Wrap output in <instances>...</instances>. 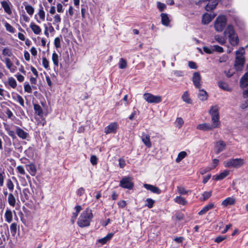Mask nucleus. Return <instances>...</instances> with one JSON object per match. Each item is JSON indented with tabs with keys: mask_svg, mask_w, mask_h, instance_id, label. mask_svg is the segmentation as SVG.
<instances>
[{
	"mask_svg": "<svg viewBox=\"0 0 248 248\" xmlns=\"http://www.w3.org/2000/svg\"><path fill=\"white\" fill-rule=\"evenodd\" d=\"M203 50L207 54H211L213 52V48H210L207 46H204L203 47Z\"/></svg>",
	"mask_w": 248,
	"mask_h": 248,
	"instance_id": "69168bd1",
	"label": "nucleus"
},
{
	"mask_svg": "<svg viewBox=\"0 0 248 248\" xmlns=\"http://www.w3.org/2000/svg\"><path fill=\"white\" fill-rule=\"evenodd\" d=\"M54 45L56 48H59L61 46V40L59 37L55 38L54 40Z\"/></svg>",
	"mask_w": 248,
	"mask_h": 248,
	"instance_id": "680f3d73",
	"label": "nucleus"
},
{
	"mask_svg": "<svg viewBox=\"0 0 248 248\" xmlns=\"http://www.w3.org/2000/svg\"><path fill=\"white\" fill-rule=\"evenodd\" d=\"M174 201L176 203L182 205H186L187 203L186 199L181 196H176Z\"/></svg>",
	"mask_w": 248,
	"mask_h": 248,
	"instance_id": "72a5a7b5",
	"label": "nucleus"
},
{
	"mask_svg": "<svg viewBox=\"0 0 248 248\" xmlns=\"http://www.w3.org/2000/svg\"><path fill=\"white\" fill-rule=\"evenodd\" d=\"M81 207L80 205H77L75 207L76 212L73 213V215L72 217V221L73 222H74L75 220L76 219L79 212L81 211Z\"/></svg>",
	"mask_w": 248,
	"mask_h": 248,
	"instance_id": "58836bf2",
	"label": "nucleus"
},
{
	"mask_svg": "<svg viewBox=\"0 0 248 248\" xmlns=\"http://www.w3.org/2000/svg\"><path fill=\"white\" fill-rule=\"evenodd\" d=\"M127 67V62L125 60L121 58L119 62V67L120 69H124Z\"/></svg>",
	"mask_w": 248,
	"mask_h": 248,
	"instance_id": "c03bdc74",
	"label": "nucleus"
},
{
	"mask_svg": "<svg viewBox=\"0 0 248 248\" xmlns=\"http://www.w3.org/2000/svg\"><path fill=\"white\" fill-rule=\"evenodd\" d=\"M248 85V73H246L241 78L240 86L242 88L246 87Z\"/></svg>",
	"mask_w": 248,
	"mask_h": 248,
	"instance_id": "aec40b11",
	"label": "nucleus"
},
{
	"mask_svg": "<svg viewBox=\"0 0 248 248\" xmlns=\"http://www.w3.org/2000/svg\"><path fill=\"white\" fill-rule=\"evenodd\" d=\"M235 33L234 28L232 25L228 26L224 32V35H228V37L232 36Z\"/></svg>",
	"mask_w": 248,
	"mask_h": 248,
	"instance_id": "393cba45",
	"label": "nucleus"
},
{
	"mask_svg": "<svg viewBox=\"0 0 248 248\" xmlns=\"http://www.w3.org/2000/svg\"><path fill=\"white\" fill-rule=\"evenodd\" d=\"M209 113L211 118V125L213 129L218 128L221 125V122L219 120V108L217 106H212L209 110Z\"/></svg>",
	"mask_w": 248,
	"mask_h": 248,
	"instance_id": "f03ea898",
	"label": "nucleus"
},
{
	"mask_svg": "<svg viewBox=\"0 0 248 248\" xmlns=\"http://www.w3.org/2000/svg\"><path fill=\"white\" fill-rule=\"evenodd\" d=\"M16 169L19 173L21 174L24 175L25 173V170L23 166H18L16 167Z\"/></svg>",
	"mask_w": 248,
	"mask_h": 248,
	"instance_id": "e2e57ef3",
	"label": "nucleus"
},
{
	"mask_svg": "<svg viewBox=\"0 0 248 248\" xmlns=\"http://www.w3.org/2000/svg\"><path fill=\"white\" fill-rule=\"evenodd\" d=\"M196 128L202 131H210L213 129L210 124L206 123L198 124Z\"/></svg>",
	"mask_w": 248,
	"mask_h": 248,
	"instance_id": "4468645a",
	"label": "nucleus"
},
{
	"mask_svg": "<svg viewBox=\"0 0 248 248\" xmlns=\"http://www.w3.org/2000/svg\"><path fill=\"white\" fill-rule=\"evenodd\" d=\"M212 191H206V192H204L203 193V194H202V201H205L206 200H207L208 198H209L211 195H212Z\"/></svg>",
	"mask_w": 248,
	"mask_h": 248,
	"instance_id": "603ef678",
	"label": "nucleus"
},
{
	"mask_svg": "<svg viewBox=\"0 0 248 248\" xmlns=\"http://www.w3.org/2000/svg\"><path fill=\"white\" fill-rule=\"evenodd\" d=\"M1 5L4 9V11L8 15H11L12 14V12L10 6L11 3L10 2L3 1L1 2Z\"/></svg>",
	"mask_w": 248,
	"mask_h": 248,
	"instance_id": "412c9836",
	"label": "nucleus"
},
{
	"mask_svg": "<svg viewBox=\"0 0 248 248\" xmlns=\"http://www.w3.org/2000/svg\"><path fill=\"white\" fill-rule=\"evenodd\" d=\"M248 107V100H245V101L242 102L241 103V104L240 105V108L243 109H244L247 108Z\"/></svg>",
	"mask_w": 248,
	"mask_h": 248,
	"instance_id": "774afa93",
	"label": "nucleus"
},
{
	"mask_svg": "<svg viewBox=\"0 0 248 248\" xmlns=\"http://www.w3.org/2000/svg\"><path fill=\"white\" fill-rule=\"evenodd\" d=\"M229 174V171L227 170H224L219 174L213 176V178L215 180H221L228 176Z\"/></svg>",
	"mask_w": 248,
	"mask_h": 248,
	"instance_id": "a211bd4d",
	"label": "nucleus"
},
{
	"mask_svg": "<svg viewBox=\"0 0 248 248\" xmlns=\"http://www.w3.org/2000/svg\"><path fill=\"white\" fill-rule=\"evenodd\" d=\"M212 47H213V52L214 51H216L217 52H220V53L223 52V48L219 46L214 45L212 46Z\"/></svg>",
	"mask_w": 248,
	"mask_h": 248,
	"instance_id": "4d7b16f0",
	"label": "nucleus"
},
{
	"mask_svg": "<svg viewBox=\"0 0 248 248\" xmlns=\"http://www.w3.org/2000/svg\"><path fill=\"white\" fill-rule=\"evenodd\" d=\"M25 8L27 13L30 16H32L34 12V9L32 6L30 5H25Z\"/></svg>",
	"mask_w": 248,
	"mask_h": 248,
	"instance_id": "37998d69",
	"label": "nucleus"
},
{
	"mask_svg": "<svg viewBox=\"0 0 248 248\" xmlns=\"http://www.w3.org/2000/svg\"><path fill=\"white\" fill-rule=\"evenodd\" d=\"M16 133L17 136L22 139H26L28 136V133L19 127L16 126Z\"/></svg>",
	"mask_w": 248,
	"mask_h": 248,
	"instance_id": "2eb2a0df",
	"label": "nucleus"
},
{
	"mask_svg": "<svg viewBox=\"0 0 248 248\" xmlns=\"http://www.w3.org/2000/svg\"><path fill=\"white\" fill-rule=\"evenodd\" d=\"M4 217L5 218V221L7 222L10 223L12 221L13 214L12 211L10 209H6L4 214Z\"/></svg>",
	"mask_w": 248,
	"mask_h": 248,
	"instance_id": "cd10ccee",
	"label": "nucleus"
},
{
	"mask_svg": "<svg viewBox=\"0 0 248 248\" xmlns=\"http://www.w3.org/2000/svg\"><path fill=\"white\" fill-rule=\"evenodd\" d=\"M157 7L160 12H162L166 8V5L159 1L157 2Z\"/></svg>",
	"mask_w": 248,
	"mask_h": 248,
	"instance_id": "5fc2aeb1",
	"label": "nucleus"
},
{
	"mask_svg": "<svg viewBox=\"0 0 248 248\" xmlns=\"http://www.w3.org/2000/svg\"><path fill=\"white\" fill-rule=\"evenodd\" d=\"M93 218V215L91 209L87 208L81 213L77 224L81 228L89 227Z\"/></svg>",
	"mask_w": 248,
	"mask_h": 248,
	"instance_id": "f257e3e1",
	"label": "nucleus"
},
{
	"mask_svg": "<svg viewBox=\"0 0 248 248\" xmlns=\"http://www.w3.org/2000/svg\"><path fill=\"white\" fill-rule=\"evenodd\" d=\"M245 53V50L243 47L239 48L236 51V58L235 61L234 67L236 70H241L245 63V59L243 55Z\"/></svg>",
	"mask_w": 248,
	"mask_h": 248,
	"instance_id": "7ed1b4c3",
	"label": "nucleus"
},
{
	"mask_svg": "<svg viewBox=\"0 0 248 248\" xmlns=\"http://www.w3.org/2000/svg\"><path fill=\"white\" fill-rule=\"evenodd\" d=\"M218 86L222 90L228 92H231L232 91L231 88L229 86L228 84L223 81H219L218 82Z\"/></svg>",
	"mask_w": 248,
	"mask_h": 248,
	"instance_id": "2f4dec72",
	"label": "nucleus"
},
{
	"mask_svg": "<svg viewBox=\"0 0 248 248\" xmlns=\"http://www.w3.org/2000/svg\"><path fill=\"white\" fill-rule=\"evenodd\" d=\"M30 27L35 34L39 35L41 33L42 31L41 28L34 22H32L30 23Z\"/></svg>",
	"mask_w": 248,
	"mask_h": 248,
	"instance_id": "dca6fc26",
	"label": "nucleus"
},
{
	"mask_svg": "<svg viewBox=\"0 0 248 248\" xmlns=\"http://www.w3.org/2000/svg\"><path fill=\"white\" fill-rule=\"evenodd\" d=\"M142 141L148 148H151L152 146V143L150 140V136L145 133H142L141 136Z\"/></svg>",
	"mask_w": 248,
	"mask_h": 248,
	"instance_id": "f8f14e48",
	"label": "nucleus"
},
{
	"mask_svg": "<svg viewBox=\"0 0 248 248\" xmlns=\"http://www.w3.org/2000/svg\"><path fill=\"white\" fill-rule=\"evenodd\" d=\"M187 155V153L185 151H182L180 152L177 158H176L175 161L177 163H179L182 159H183Z\"/></svg>",
	"mask_w": 248,
	"mask_h": 248,
	"instance_id": "4c0bfd02",
	"label": "nucleus"
},
{
	"mask_svg": "<svg viewBox=\"0 0 248 248\" xmlns=\"http://www.w3.org/2000/svg\"><path fill=\"white\" fill-rule=\"evenodd\" d=\"M235 202L236 200L233 197H228L222 201L221 205L226 207L229 205H233Z\"/></svg>",
	"mask_w": 248,
	"mask_h": 248,
	"instance_id": "6ab92c4d",
	"label": "nucleus"
},
{
	"mask_svg": "<svg viewBox=\"0 0 248 248\" xmlns=\"http://www.w3.org/2000/svg\"><path fill=\"white\" fill-rule=\"evenodd\" d=\"M227 24V18L224 15H220L217 17L214 22V28L217 32H221Z\"/></svg>",
	"mask_w": 248,
	"mask_h": 248,
	"instance_id": "20e7f679",
	"label": "nucleus"
},
{
	"mask_svg": "<svg viewBox=\"0 0 248 248\" xmlns=\"http://www.w3.org/2000/svg\"><path fill=\"white\" fill-rule=\"evenodd\" d=\"M144 99L148 103H159L162 101V96L160 95H155L151 93H146L143 94Z\"/></svg>",
	"mask_w": 248,
	"mask_h": 248,
	"instance_id": "423d86ee",
	"label": "nucleus"
},
{
	"mask_svg": "<svg viewBox=\"0 0 248 248\" xmlns=\"http://www.w3.org/2000/svg\"><path fill=\"white\" fill-rule=\"evenodd\" d=\"M76 193L78 196H81L85 193V189L81 187L77 189Z\"/></svg>",
	"mask_w": 248,
	"mask_h": 248,
	"instance_id": "bf43d9fd",
	"label": "nucleus"
},
{
	"mask_svg": "<svg viewBox=\"0 0 248 248\" xmlns=\"http://www.w3.org/2000/svg\"><path fill=\"white\" fill-rule=\"evenodd\" d=\"M119 165L121 168H123L125 166L124 159L123 158H120L119 160Z\"/></svg>",
	"mask_w": 248,
	"mask_h": 248,
	"instance_id": "338daca9",
	"label": "nucleus"
},
{
	"mask_svg": "<svg viewBox=\"0 0 248 248\" xmlns=\"http://www.w3.org/2000/svg\"><path fill=\"white\" fill-rule=\"evenodd\" d=\"M34 109L35 111V113L37 114L39 116H41L43 114L42 109L41 107L37 104L34 105Z\"/></svg>",
	"mask_w": 248,
	"mask_h": 248,
	"instance_id": "09e8293b",
	"label": "nucleus"
},
{
	"mask_svg": "<svg viewBox=\"0 0 248 248\" xmlns=\"http://www.w3.org/2000/svg\"><path fill=\"white\" fill-rule=\"evenodd\" d=\"M17 226V224L15 222L12 223L10 225V231L13 235H15L16 233Z\"/></svg>",
	"mask_w": 248,
	"mask_h": 248,
	"instance_id": "a18cd8bd",
	"label": "nucleus"
},
{
	"mask_svg": "<svg viewBox=\"0 0 248 248\" xmlns=\"http://www.w3.org/2000/svg\"><path fill=\"white\" fill-rule=\"evenodd\" d=\"M24 88L25 91L28 93H31L32 92L31 87L29 83H25Z\"/></svg>",
	"mask_w": 248,
	"mask_h": 248,
	"instance_id": "13d9d810",
	"label": "nucleus"
},
{
	"mask_svg": "<svg viewBox=\"0 0 248 248\" xmlns=\"http://www.w3.org/2000/svg\"><path fill=\"white\" fill-rule=\"evenodd\" d=\"M53 24L57 25L56 29H59V24L61 22L62 19L60 16L59 14L55 15L53 17Z\"/></svg>",
	"mask_w": 248,
	"mask_h": 248,
	"instance_id": "c9c22d12",
	"label": "nucleus"
},
{
	"mask_svg": "<svg viewBox=\"0 0 248 248\" xmlns=\"http://www.w3.org/2000/svg\"><path fill=\"white\" fill-rule=\"evenodd\" d=\"M6 186L9 190L13 191L14 188V185L12 181L10 179L7 181Z\"/></svg>",
	"mask_w": 248,
	"mask_h": 248,
	"instance_id": "864d4df0",
	"label": "nucleus"
},
{
	"mask_svg": "<svg viewBox=\"0 0 248 248\" xmlns=\"http://www.w3.org/2000/svg\"><path fill=\"white\" fill-rule=\"evenodd\" d=\"M59 58L58 55L54 52L52 55V60L55 66L58 67L59 65Z\"/></svg>",
	"mask_w": 248,
	"mask_h": 248,
	"instance_id": "e433bc0d",
	"label": "nucleus"
},
{
	"mask_svg": "<svg viewBox=\"0 0 248 248\" xmlns=\"http://www.w3.org/2000/svg\"><path fill=\"white\" fill-rule=\"evenodd\" d=\"M90 161H91V163H92V164L93 165H96L97 163V157L95 155H92L91 156Z\"/></svg>",
	"mask_w": 248,
	"mask_h": 248,
	"instance_id": "052dcab7",
	"label": "nucleus"
},
{
	"mask_svg": "<svg viewBox=\"0 0 248 248\" xmlns=\"http://www.w3.org/2000/svg\"><path fill=\"white\" fill-rule=\"evenodd\" d=\"M113 233H109L107 234L105 237L101 238L98 240V242L101 244L103 245L106 243L108 241L110 240L112 236H113Z\"/></svg>",
	"mask_w": 248,
	"mask_h": 248,
	"instance_id": "7c9ffc66",
	"label": "nucleus"
},
{
	"mask_svg": "<svg viewBox=\"0 0 248 248\" xmlns=\"http://www.w3.org/2000/svg\"><path fill=\"white\" fill-rule=\"evenodd\" d=\"M226 147V143L221 140L216 141L215 143L214 151L216 154L217 155L222 152Z\"/></svg>",
	"mask_w": 248,
	"mask_h": 248,
	"instance_id": "6e6552de",
	"label": "nucleus"
},
{
	"mask_svg": "<svg viewBox=\"0 0 248 248\" xmlns=\"http://www.w3.org/2000/svg\"><path fill=\"white\" fill-rule=\"evenodd\" d=\"M199 89L198 93V98L202 101H205L208 98V94L207 92L204 90Z\"/></svg>",
	"mask_w": 248,
	"mask_h": 248,
	"instance_id": "bb28decb",
	"label": "nucleus"
},
{
	"mask_svg": "<svg viewBox=\"0 0 248 248\" xmlns=\"http://www.w3.org/2000/svg\"><path fill=\"white\" fill-rule=\"evenodd\" d=\"M120 186L123 188L132 189L133 183L131 182L129 177H124L120 181Z\"/></svg>",
	"mask_w": 248,
	"mask_h": 248,
	"instance_id": "1a4fd4ad",
	"label": "nucleus"
},
{
	"mask_svg": "<svg viewBox=\"0 0 248 248\" xmlns=\"http://www.w3.org/2000/svg\"><path fill=\"white\" fill-rule=\"evenodd\" d=\"M181 99L185 103L191 104L192 103V100L190 97L189 93L188 91H185L184 92L181 96Z\"/></svg>",
	"mask_w": 248,
	"mask_h": 248,
	"instance_id": "f3484780",
	"label": "nucleus"
},
{
	"mask_svg": "<svg viewBox=\"0 0 248 248\" xmlns=\"http://www.w3.org/2000/svg\"><path fill=\"white\" fill-rule=\"evenodd\" d=\"M7 201L8 203L10 204V206L14 207L16 205V200L15 196L12 193L9 194L7 198Z\"/></svg>",
	"mask_w": 248,
	"mask_h": 248,
	"instance_id": "c756f323",
	"label": "nucleus"
},
{
	"mask_svg": "<svg viewBox=\"0 0 248 248\" xmlns=\"http://www.w3.org/2000/svg\"><path fill=\"white\" fill-rule=\"evenodd\" d=\"M160 16L162 24L165 26H168L170 23V20L168 15L165 13H162Z\"/></svg>",
	"mask_w": 248,
	"mask_h": 248,
	"instance_id": "4be33fe9",
	"label": "nucleus"
},
{
	"mask_svg": "<svg viewBox=\"0 0 248 248\" xmlns=\"http://www.w3.org/2000/svg\"><path fill=\"white\" fill-rule=\"evenodd\" d=\"M216 15H211L208 13H205L202 15V22L204 25L209 24L212 20L215 17Z\"/></svg>",
	"mask_w": 248,
	"mask_h": 248,
	"instance_id": "9b49d317",
	"label": "nucleus"
},
{
	"mask_svg": "<svg viewBox=\"0 0 248 248\" xmlns=\"http://www.w3.org/2000/svg\"><path fill=\"white\" fill-rule=\"evenodd\" d=\"M143 186L147 190H150L154 193L159 194L161 193V190L158 187L155 186L145 184L143 185Z\"/></svg>",
	"mask_w": 248,
	"mask_h": 248,
	"instance_id": "ddd939ff",
	"label": "nucleus"
},
{
	"mask_svg": "<svg viewBox=\"0 0 248 248\" xmlns=\"http://www.w3.org/2000/svg\"><path fill=\"white\" fill-rule=\"evenodd\" d=\"M146 204L145 206H147L149 208H151L153 207L154 204L155 203V201L152 200L151 198H147L146 200Z\"/></svg>",
	"mask_w": 248,
	"mask_h": 248,
	"instance_id": "8fccbe9b",
	"label": "nucleus"
},
{
	"mask_svg": "<svg viewBox=\"0 0 248 248\" xmlns=\"http://www.w3.org/2000/svg\"><path fill=\"white\" fill-rule=\"evenodd\" d=\"M8 83L9 85L13 88H15L17 85L16 80L12 77L8 78Z\"/></svg>",
	"mask_w": 248,
	"mask_h": 248,
	"instance_id": "3c124183",
	"label": "nucleus"
},
{
	"mask_svg": "<svg viewBox=\"0 0 248 248\" xmlns=\"http://www.w3.org/2000/svg\"><path fill=\"white\" fill-rule=\"evenodd\" d=\"M49 62L46 57L42 58V65L46 70H49Z\"/></svg>",
	"mask_w": 248,
	"mask_h": 248,
	"instance_id": "49530a36",
	"label": "nucleus"
},
{
	"mask_svg": "<svg viewBox=\"0 0 248 248\" xmlns=\"http://www.w3.org/2000/svg\"><path fill=\"white\" fill-rule=\"evenodd\" d=\"M7 68L10 70L12 72H14L15 71V66L11 61L9 58H6L4 61Z\"/></svg>",
	"mask_w": 248,
	"mask_h": 248,
	"instance_id": "c85d7f7f",
	"label": "nucleus"
},
{
	"mask_svg": "<svg viewBox=\"0 0 248 248\" xmlns=\"http://www.w3.org/2000/svg\"><path fill=\"white\" fill-rule=\"evenodd\" d=\"M230 44L233 46H237L238 44L239 39L237 35L235 33L232 36L229 37Z\"/></svg>",
	"mask_w": 248,
	"mask_h": 248,
	"instance_id": "a878e982",
	"label": "nucleus"
},
{
	"mask_svg": "<svg viewBox=\"0 0 248 248\" xmlns=\"http://www.w3.org/2000/svg\"><path fill=\"white\" fill-rule=\"evenodd\" d=\"M215 205L213 203H209L207 205L205 206L198 213V214L200 216L204 215L208 211L213 208Z\"/></svg>",
	"mask_w": 248,
	"mask_h": 248,
	"instance_id": "b1692460",
	"label": "nucleus"
},
{
	"mask_svg": "<svg viewBox=\"0 0 248 248\" xmlns=\"http://www.w3.org/2000/svg\"><path fill=\"white\" fill-rule=\"evenodd\" d=\"M192 80L195 87L197 89H201L202 81V77L199 72H195L193 73Z\"/></svg>",
	"mask_w": 248,
	"mask_h": 248,
	"instance_id": "0eeeda50",
	"label": "nucleus"
},
{
	"mask_svg": "<svg viewBox=\"0 0 248 248\" xmlns=\"http://www.w3.org/2000/svg\"><path fill=\"white\" fill-rule=\"evenodd\" d=\"M57 11L59 13H63L64 9L62 4L58 3L57 5Z\"/></svg>",
	"mask_w": 248,
	"mask_h": 248,
	"instance_id": "0e129e2a",
	"label": "nucleus"
},
{
	"mask_svg": "<svg viewBox=\"0 0 248 248\" xmlns=\"http://www.w3.org/2000/svg\"><path fill=\"white\" fill-rule=\"evenodd\" d=\"M38 15L39 16L40 19L42 21H44L45 18V12L43 9V7L42 6H40V9L39 10Z\"/></svg>",
	"mask_w": 248,
	"mask_h": 248,
	"instance_id": "79ce46f5",
	"label": "nucleus"
},
{
	"mask_svg": "<svg viewBox=\"0 0 248 248\" xmlns=\"http://www.w3.org/2000/svg\"><path fill=\"white\" fill-rule=\"evenodd\" d=\"M118 128V124L116 123H112L108 125L105 128L104 132L106 134L114 133Z\"/></svg>",
	"mask_w": 248,
	"mask_h": 248,
	"instance_id": "9d476101",
	"label": "nucleus"
},
{
	"mask_svg": "<svg viewBox=\"0 0 248 248\" xmlns=\"http://www.w3.org/2000/svg\"><path fill=\"white\" fill-rule=\"evenodd\" d=\"M245 164V161L242 158L229 159L223 162L224 166L228 168H238Z\"/></svg>",
	"mask_w": 248,
	"mask_h": 248,
	"instance_id": "39448f33",
	"label": "nucleus"
},
{
	"mask_svg": "<svg viewBox=\"0 0 248 248\" xmlns=\"http://www.w3.org/2000/svg\"><path fill=\"white\" fill-rule=\"evenodd\" d=\"M2 54L5 56L11 57L13 56V53L11 49L8 48H4L2 50Z\"/></svg>",
	"mask_w": 248,
	"mask_h": 248,
	"instance_id": "de8ad7c7",
	"label": "nucleus"
},
{
	"mask_svg": "<svg viewBox=\"0 0 248 248\" xmlns=\"http://www.w3.org/2000/svg\"><path fill=\"white\" fill-rule=\"evenodd\" d=\"M28 170L30 171V173L32 176H34L36 174V170L35 166L33 164H31L27 166Z\"/></svg>",
	"mask_w": 248,
	"mask_h": 248,
	"instance_id": "ea45409f",
	"label": "nucleus"
},
{
	"mask_svg": "<svg viewBox=\"0 0 248 248\" xmlns=\"http://www.w3.org/2000/svg\"><path fill=\"white\" fill-rule=\"evenodd\" d=\"M215 40L220 45H223L226 43V39L224 36L220 35H216L214 36Z\"/></svg>",
	"mask_w": 248,
	"mask_h": 248,
	"instance_id": "f704fd0d",
	"label": "nucleus"
},
{
	"mask_svg": "<svg viewBox=\"0 0 248 248\" xmlns=\"http://www.w3.org/2000/svg\"><path fill=\"white\" fill-rule=\"evenodd\" d=\"M218 0H214L211 2H209L205 7V9L207 11H210L216 8L218 4Z\"/></svg>",
	"mask_w": 248,
	"mask_h": 248,
	"instance_id": "5701e85b",
	"label": "nucleus"
},
{
	"mask_svg": "<svg viewBox=\"0 0 248 248\" xmlns=\"http://www.w3.org/2000/svg\"><path fill=\"white\" fill-rule=\"evenodd\" d=\"M25 153L28 157H32L33 155V150L32 148H31V147L29 148L27 150H26L25 151Z\"/></svg>",
	"mask_w": 248,
	"mask_h": 248,
	"instance_id": "6e6d98bb",
	"label": "nucleus"
},
{
	"mask_svg": "<svg viewBox=\"0 0 248 248\" xmlns=\"http://www.w3.org/2000/svg\"><path fill=\"white\" fill-rule=\"evenodd\" d=\"M177 190L178 193L180 195H186L188 194L189 192H190V191L186 189L184 187L181 186H178L177 187Z\"/></svg>",
	"mask_w": 248,
	"mask_h": 248,
	"instance_id": "a19ab883",
	"label": "nucleus"
},
{
	"mask_svg": "<svg viewBox=\"0 0 248 248\" xmlns=\"http://www.w3.org/2000/svg\"><path fill=\"white\" fill-rule=\"evenodd\" d=\"M2 22L6 28V30L7 31L14 33H15L16 30L9 23H8L7 22H6L5 20H3Z\"/></svg>",
	"mask_w": 248,
	"mask_h": 248,
	"instance_id": "473e14b6",
	"label": "nucleus"
}]
</instances>
